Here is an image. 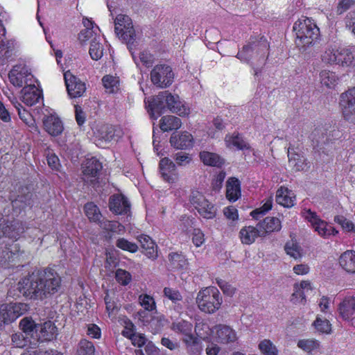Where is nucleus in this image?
<instances>
[{
    "label": "nucleus",
    "instance_id": "473e14b6",
    "mask_svg": "<svg viewBox=\"0 0 355 355\" xmlns=\"http://www.w3.org/2000/svg\"><path fill=\"white\" fill-rule=\"evenodd\" d=\"M320 79L322 85L327 88H334L339 82L338 75L331 70H322L320 73Z\"/></svg>",
    "mask_w": 355,
    "mask_h": 355
},
{
    "label": "nucleus",
    "instance_id": "a211bd4d",
    "mask_svg": "<svg viewBox=\"0 0 355 355\" xmlns=\"http://www.w3.org/2000/svg\"><path fill=\"white\" fill-rule=\"evenodd\" d=\"M170 143L177 149H187L193 146V137L187 132L180 134L173 133L170 138Z\"/></svg>",
    "mask_w": 355,
    "mask_h": 355
},
{
    "label": "nucleus",
    "instance_id": "c9c22d12",
    "mask_svg": "<svg viewBox=\"0 0 355 355\" xmlns=\"http://www.w3.org/2000/svg\"><path fill=\"white\" fill-rule=\"evenodd\" d=\"M15 44L12 41L6 42L1 41L0 43V62L3 64L8 60L14 54Z\"/></svg>",
    "mask_w": 355,
    "mask_h": 355
},
{
    "label": "nucleus",
    "instance_id": "de8ad7c7",
    "mask_svg": "<svg viewBox=\"0 0 355 355\" xmlns=\"http://www.w3.org/2000/svg\"><path fill=\"white\" fill-rule=\"evenodd\" d=\"M172 329L175 332L182 334L183 336H185L190 332H192L193 324L188 321L181 320L178 322H173Z\"/></svg>",
    "mask_w": 355,
    "mask_h": 355
},
{
    "label": "nucleus",
    "instance_id": "4468645a",
    "mask_svg": "<svg viewBox=\"0 0 355 355\" xmlns=\"http://www.w3.org/2000/svg\"><path fill=\"white\" fill-rule=\"evenodd\" d=\"M110 209L116 214H126L130 210V204L121 194L113 195L110 198Z\"/></svg>",
    "mask_w": 355,
    "mask_h": 355
},
{
    "label": "nucleus",
    "instance_id": "0eeeda50",
    "mask_svg": "<svg viewBox=\"0 0 355 355\" xmlns=\"http://www.w3.org/2000/svg\"><path fill=\"white\" fill-rule=\"evenodd\" d=\"M153 83L159 87H167L171 85L174 73L170 66L166 64L156 65L150 72Z\"/></svg>",
    "mask_w": 355,
    "mask_h": 355
},
{
    "label": "nucleus",
    "instance_id": "9b49d317",
    "mask_svg": "<svg viewBox=\"0 0 355 355\" xmlns=\"http://www.w3.org/2000/svg\"><path fill=\"white\" fill-rule=\"evenodd\" d=\"M64 82L69 96L71 98H78L85 92V83L73 75L69 71L64 73Z\"/></svg>",
    "mask_w": 355,
    "mask_h": 355
},
{
    "label": "nucleus",
    "instance_id": "6e6d98bb",
    "mask_svg": "<svg viewBox=\"0 0 355 355\" xmlns=\"http://www.w3.org/2000/svg\"><path fill=\"white\" fill-rule=\"evenodd\" d=\"M93 25L94 24H87L86 28L80 31L78 35V39L80 42H85L96 35Z\"/></svg>",
    "mask_w": 355,
    "mask_h": 355
},
{
    "label": "nucleus",
    "instance_id": "7ed1b4c3",
    "mask_svg": "<svg viewBox=\"0 0 355 355\" xmlns=\"http://www.w3.org/2000/svg\"><path fill=\"white\" fill-rule=\"evenodd\" d=\"M321 60L327 64L354 67L355 46H338V44H331L322 53Z\"/></svg>",
    "mask_w": 355,
    "mask_h": 355
},
{
    "label": "nucleus",
    "instance_id": "8fccbe9b",
    "mask_svg": "<svg viewBox=\"0 0 355 355\" xmlns=\"http://www.w3.org/2000/svg\"><path fill=\"white\" fill-rule=\"evenodd\" d=\"M15 108L18 112L19 118L27 125L33 124V119L31 114L23 108L22 105L17 101L12 102Z\"/></svg>",
    "mask_w": 355,
    "mask_h": 355
},
{
    "label": "nucleus",
    "instance_id": "603ef678",
    "mask_svg": "<svg viewBox=\"0 0 355 355\" xmlns=\"http://www.w3.org/2000/svg\"><path fill=\"white\" fill-rule=\"evenodd\" d=\"M116 245L123 250L132 253L138 250V246L136 243L130 242L124 238L119 239L116 242Z\"/></svg>",
    "mask_w": 355,
    "mask_h": 355
},
{
    "label": "nucleus",
    "instance_id": "f704fd0d",
    "mask_svg": "<svg viewBox=\"0 0 355 355\" xmlns=\"http://www.w3.org/2000/svg\"><path fill=\"white\" fill-rule=\"evenodd\" d=\"M284 250L287 255L291 256L293 259H302L304 256V252L302 246L299 245L298 243L295 241H288L284 245Z\"/></svg>",
    "mask_w": 355,
    "mask_h": 355
},
{
    "label": "nucleus",
    "instance_id": "aec40b11",
    "mask_svg": "<svg viewBox=\"0 0 355 355\" xmlns=\"http://www.w3.org/2000/svg\"><path fill=\"white\" fill-rule=\"evenodd\" d=\"M132 24H115L114 31L116 35L128 44L135 40V31Z\"/></svg>",
    "mask_w": 355,
    "mask_h": 355
},
{
    "label": "nucleus",
    "instance_id": "6ab92c4d",
    "mask_svg": "<svg viewBox=\"0 0 355 355\" xmlns=\"http://www.w3.org/2000/svg\"><path fill=\"white\" fill-rule=\"evenodd\" d=\"M276 202L285 207H293L296 203V194L293 190L281 187L276 192Z\"/></svg>",
    "mask_w": 355,
    "mask_h": 355
},
{
    "label": "nucleus",
    "instance_id": "5fc2aeb1",
    "mask_svg": "<svg viewBox=\"0 0 355 355\" xmlns=\"http://www.w3.org/2000/svg\"><path fill=\"white\" fill-rule=\"evenodd\" d=\"M258 227L259 228L252 227V226H248V228H245V243H254L258 236H261L260 233L259 224Z\"/></svg>",
    "mask_w": 355,
    "mask_h": 355
},
{
    "label": "nucleus",
    "instance_id": "b1692460",
    "mask_svg": "<svg viewBox=\"0 0 355 355\" xmlns=\"http://www.w3.org/2000/svg\"><path fill=\"white\" fill-rule=\"evenodd\" d=\"M43 123L46 131L52 136H58L63 131V124L57 116L53 115L49 116L44 119Z\"/></svg>",
    "mask_w": 355,
    "mask_h": 355
},
{
    "label": "nucleus",
    "instance_id": "680f3d73",
    "mask_svg": "<svg viewBox=\"0 0 355 355\" xmlns=\"http://www.w3.org/2000/svg\"><path fill=\"white\" fill-rule=\"evenodd\" d=\"M164 296L168 297L174 303H176L177 302L181 301L182 300V297L180 292L171 288H164Z\"/></svg>",
    "mask_w": 355,
    "mask_h": 355
},
{
    "label": "nucleus",
    "instance_id": "13d9d810",
    "mask_svg": "<svg viewBox=\"0 0 355 355\" xmlns=\"http://www.w3.org/2000/svg\"><path fill=\"white\" fill-rule=\"evenodd\" d=\"M116 279L122 285H127L131 280V275L122 269L116 271Z\"/></svg>",
    "mask_w": 355,
    "mask_h": 355
},
{
    "label": "nucleus",
    "instance_id": "c03bdc74",
    "mask_svg": "<svg viewBox=\"0 0 355 355\" xmlns=\"http://www.w3.org/2000/svg\"><path fill=\"white\" fill-rule=\"evenodd\" d=\"M182 340L186 344L187 347L193 353H197L200 351V340L192 334V332L184 336Z\"/></svg>",
    "mask_w": 355,
    "mask_h": 355
},
{
    "label": "nucleus",
    "instance_id": "5701e85b",
    "mask_svg": "<svg viewBox=\"0 0 355 355\" xmlns=\"http://www.w3.org/2000/svg\"><path fill=\"white\" fill-rule=\"evenodd\" d=\"M160 173L163 179L168 182H173L175 180V164L168 157L162 158L159 164Z\"/></svg>",
    "mask_w": 355,
    "mask_h": 355
},
{
    "label": "nucleus",
    "instance_id": "c85d7f7f",
    "mask_svg": "<svg viewBox=\"0 0 355 355\" xmlns=\"http://www.w3.org/2000/svg\"><path fill=\"white\" fill-rule=\"evenodd\" d=\"M199 156L202 163L207 166L220 168L225 164V159L214 153L202 151Z\"/></svg>",
    "mask_w": 355,
    "mask_h": 355
},
{
    "label": "nucleus",
    "instance_id": "49530a36",
    "mask_svg": "<svg viewBox=\"0 0 355 355\" xmlns=\"http://www.w3.org/2000/svg\"><path fill=\"white\" fill-rule=\"evenodd\" d=\"M272 207V198H268V199L265 200L261 207L257 208L253 210L250 215L252 218H259L261 216H263V214H266V212H268L269 210H271Z\"/></svg>",
    "mask_w": 355,
    "mask_h": 355
},
{
    "label": "nucleus",
    "instance_id": "72a5a7b5",
    "mask_svg": "<svg viewBox=\"0 0 355 355\" xmlns=\"http://www.w3.org/2000/svg\"><path fill=\"white\" fill-rule=\"evenodd\" d=\"M313 326L318 333L330 334L332 331V325L328 318L322 315H318L313 321Z\"/></svg>",
    "mask_w": 355,
    "mask_h": 355
},
{
    "label": "nucleus",
    "instance_id": "4be33fe9",
    "mask_svg": "<svg viewBox=\"0 0 355 355\" xmlns=\"http://www.w3.org/2000/svg\"><path fill=\"white\" fill-rule=\"evenodd\" d=\"M288 157L289 165L294 171H306L309 167L307 159L302 154L288 149Z\"/></svg>",
    "mask_w": 355,
    "mask_h": 355
},
{
    "label": "nucleus",
    "instance_id": "2eb2a0df",
    "mask_svg": "<svg viewBox=\"0 0 355 355\" xmlns=\"http://www.w3.org/2000/svg\"><path fill=\"white\" fill-rule=\"evenodd\" d=\"M103 166L101 163L94 157L87 159L83 166V173L85 180L94 184L98 178Z\"/></svg>",
    "mask_w": 355,
    "mask_h": 355
},
{
    "label": "nucleus",
    "instance_id": "f257e3e1",
    "mask_svg": "<svg viewBox=\"0 0 355 355\" xmlns=\"http://www.w3.org/2000/svg\"><path fill=\"white\" fill-rule=\"evenodd\" d=\"M61 287V277L51 268L32 272L18 283L17 289L30 299L43 300L58 293Z\"/></svg>",
    "mask_w": 355,
    "mask_h": 355
},
{
    "label": "nucleus",
    "instance_id": "4c0bfd02",
    "mask_svg": "<svg viewBox=\"0 0 355 355\" xmlns=\"http://www.w3.org/2000/svg\"><path fill=\"white\" fill-rule=\"evenodd\" d=\"M168 260L170 266L173 269H184L188 264L185 257L176 252L170 253L168 254Z\"/></svg>",
    "mask_w": 355,
    "mask_h": 355
},
{
    "label": "nucleus",
    "instance_id": "69168bd1",
    "mask_svg": "<svg viewBox=\"0 0 355 355\" xmlns=\"http://www.w3.org/2000/svg\"><path fill=\"white\" fill-rule=\"evenodd\" d=\"M139 60L145 66L150 67L153 64L154 61L153 55L148 51H144L139 53Z\"/></svg>",
    "mask_w": 355,
    "mask_h": 355
},
{
    "label": "nucleus",
    "instance_id": "f8f14e48",
    "mask_svg": "<svg viewBox=\"0 0 355 355\" xmlns=\"http://www.w3.org/2000/svg\"><path fill=\"white\" fill-rule=\"evenodd\" d=\"M33 205V193L27 187H21L17 196L12 200V206L16 214H20L26 207H31Z\"/></svg>",
    "mask_w": 355,
    "mask_h": 355
},
{
    "label": "nucleus",
    "instance_id": "774afa93",
    "mask_svg": "<svg viewBox=\"0 0 355 355\" xmlns=\"http://www.w3.org/2000/svg\"><path fill=\"white\" fill-rule=\"evenodd\" d=\"M225 216L232 221H235L239 218L237 209L234 207H227L223 209Z\"/></svg>",
    "mask_w": 355,
    "mask_h": 355
},
{
    "label": "nucleus",
    "instance_id": "58836bf2",
    "mask_svg": "<svg viewBox=\"0 0 355 355\" xmlns=\"http://www.w3.org/2000/svg\"><path fill=\"white\" fill-rule=\"evenodd\" d=\"M102 82L106 92L116 93L119 89V80L118 77L106 75L103 77Z\"/></svg>",
    "mask_w": 355,
    "mask_h": 355
},
{
    "label": "nucleus",
    "instance_id": "423d86ee",
    "mask_svg": "<svg viewBox=\"0 0 355 355\" xmlns=\"http://www.w3.org/2000/svg\"><path fill=\"white\" fill-rule=\"evenodd\" d=\"M302 214L303 217L309 222L313 230L322 237L328 238L332 234H338V230L329 225L327 221L322 220L316 212L312 211L311 209H303Z\"/></svg>",
    "mask_w": 355,
    "mask_h": 355
},
{
    "label": "nucleus",
    "instance_id": "1a4fd4ad",
    "mask_svg": "<svg viewBox=\"0 0 355 355\" xmlns=\"http://www.w3.org/2000/svg\"><path fill=\"white\" fill-rule=\"evenodd\" d=\"M340 109L347 121L355 119V87L342 93L339 99Z\"/></svg>",
    "mask_w": 355,
    "mask_h": 355
},
{
    "label": "nucleus",
    "instance_id": "a878e982",
    "mask_svg": "<svg viewBox=\"0 0 355 355\" xmlns=\"http://www.w3.org/2000/svg\"><path fill=\"white\" fill-rule=\"evenodd\" d=\"M216 338L218 342L222 343H229L236 340V333L230 327L223 324H219L216 327Z\"/></svg>",
    "mask_w": 355,
    "mask_h": 355
},
{
    "label": "nucleus",
    "instance_id": "338daca9",
    "mask_svg": "<svg viewBox=\"0 0 355 355\" xmlns=\"http://www.w3.org/2000/svg\"><path fill=\"white\" fill-rule=\"evenodd\" d=\"M192 241L196 247H200L204 243V234L200 230H193Z\"/></svg>",
    "mask_w": 355,
    "mask_h": 355
},
{
    "label": "nucleus",
    "instance_id": "f03ea898",
    "mask_svg": "<svg viewBox=\"0 0 355 355\" xmlns=\"http://www.w3.org/2000/svg\"><path fill=\"white\" fill-rule=\"evenodd\" d=\"M148 107L150 115L155 119L164 112L166 108L180 116L188 114L187 108L180 101L179 96L172 95L168 91L159 92L153 97L152 101H149Z\"/></svg>",
    "mask_w": 355,
    "mask_h": 355
},
{
    "label": "nucleus",
    "instance_id": "2f4dec72",
    "mask_svg": "<svg viewBox=\"0 0 355 355\" xmlns=\"http://www.w3.org/2000/svg\"><path fill=\"white\" fill-rule=\"evenodd\" d=\"M297 345L304 352L306 353L318 352L320 349V343L317 339H300Z\"/></svg>",
    "mask_w": 355,
    "mask_h": 355
},
{
    "label": "nucleus",
    "instance_id": "e433bc0d",
    "mask_svg": "<svg viewBox=\"0 0 355 355\" xmlns=\"http://www.w3.org/2000/svg\"><path fill=\"white\" fill-rule=\"evenodd\" d=\"M259 349L264 355H279V351L276 345L270 339L261 340L259 345Z\"/></svg>",
    "mask_w": 355,
    "mask_h": 355
},
{
    "label": "nucleus",
    "instance_id": "c756f323",
    "mask_svg": "<svg viewBox=\"0 0 355 355\" xmlns=\"http://www.w3.org/2000/svg\"><path fill=\"white\" fill-rule=\"evenodd\" d=\"M241 196L240 182L235 178H230L226 184V197L230 201H236Z\"/></svg>",
    "mask_w": 355,
    "mask_h": 355
},
{
    "label": "nucleus",
    "instance_id": "ddd939ff",
    "mask_svg": "<svg viewBox=\"0 0 355 355\" xmlns=\"http://www.w3.org/2000/svg\"><path fill=\"white\" fill-rule=\"evenodd\" d=\"M338 315L343 320L353 322L355 319V296H346L338 307Z\"/></svg>",
    "mask_w": 355,
    "mask_h": 355
},
{
    "label": "nucleus",
    "instance_id": "39448f33",
    "mask_svg": "<svg viewBox=\"0 0 355 355\" xmlns=\"http://www.w3.org/2000/svg\"><path fill=\"white\" fill-rule=\"evenodd\" d=\"M293 30L295 31L296 44L303 51L311 45L320 35V28L315 23H298L293 26Z\"/></svg>",
    "mask_w": 355,
    "mask_h": 355
},
{
    "label": "nucleus",
    "instance_id": "3c124183",
    "mask_svg": "<svg viewBox=\"0 0 355 355\" xmlns=\"http://www.w3.org/2000/svg\"><path fill=\"white\" fill-rule=\"evenodd\" d=\"M334 221L340 225L343 230L355 233V225L353 224L352 221L348 220L345 216H335Z\"/></svg>",
    "mask_w": 355,
    "mask_h": 355
},
{
    "label": "nucleus",
    "instance_id": "20e7f679",
    "mask_svg": "<svg viewBox=\"0 0 355 355\" xmlns=\"http://www.w3.org/2000/svg\"><path fill=\"white\" fill-rule=\"evenodd\" d=\"M222 302V296L216 287H207L200 291L196 297L198 308L207 313L216 312L220 309Z\"/></svg>",
    "mask_w": 355,
    "mask_h": 355
},
{
    "label": "nucleus",
    "instance_id": "864d4df0",
    "mask_svg": "<svg viewBox=\"0 0 355 355\" xmlns=\"http://www.w3.org/2000/svg\"><path fill=\"white\" fill-rule=\"evenodd\" d=\"M291 300H292L294 304H304V302H305V297L301 282L300 284L294 285V292L291 295Z\"/></svg>",
    "mask_w": 355,
    "mask_h": 355
},
{
    "label": "nucleus",
    "instance_id": "cd10ccee",
    "mask_svg": "<svg viewBox=\"0 0 355 355\" xmlns=\"http://www.w3.org/2000/svg\"><path fill=\"white\" fill-rule=\"evenodd\" d=\"M38 331H40V339H41L42 341L51 340L55 338L58 334V329L56 326L50 320L39 324Z\"/></svg>",
    "mask_w": 355,
    "mask_h": 355
},
{
    "label": "nucleus",
    "instance_id": "bf43d9fd",
    "mask_svg": "<svg viewBox=\"0 0 355 355\" xmlns=\"http://www.w3.org/2000/svg\"><path fill=\"white\" fill-rule=\"evenodd\" d=\"M173 159L179 166H185L190 163L191 157L184 152H179L173 155Z\"/></svg>",
    "mask_w": 355,
    "mask_h": 355
},
{
    "label": "nucleus",
    "instance_id": "ea45409f",
    "mask_svg": "<svg viewBox=\"0 0 355 355\" xmlns=\"http://www.w3.org/2000/svg\"><path fill=\"white\" fill-rule=\"evenodd\" d=\"M20 327L26 336H33L34 333L37 332L39 324H36L31 318H25L20 322Z\"/></svg>",
    "mask_w": 355,
    "mask_h": 355
},
{
    "label": "nucleus",
    "instance_id": "6e6552de",
    "mask_svg": "<svg viewBox=\"0 0 355 355\" xmlns=\"http://www.w3.org/2000/svg\"><path fill=\"white\" fill-rule=\"evenodd\" d=\"M26 305L21 303H10L0 306V327L3 324L15 321L21 315L26 309Z\"/></svg>",
    "mask_w": 355,
    "mask_h": 355
},
{
    "label": "nucleus",
    "instance_id": "09e8293b",
    "mask_svg": "<svg viewBox=\"0 0 355 355\" xmlns=\"http://www.w3.org/2000/svg\"><path fill=\"white\" fill-rule=\"evenodd\" d=\"M100 227L107 232H117L121 231L122 225L116 221H110L107 219L100 220L98 223Z\"/></svg>",
    "mask_w": 355,
    "mask_h": 355
},
{
    "label": "nucleus",
    "instance_id": "a18cd8bd",
    "mask_svg": "<svg viewBox=\"0 0 355 355\" xmlns=\"http://www.w3.org/2000/svg\"><path fill=\"white\" fill-rule=\"evenodd\" d=\"M196 209L202 217L207 219L213 218L216 215L214 206L207 200H205V204H202L201 206Z\"/></svg>",
    "mask_w": 355,
    "mask_h": 355
},
{
    "label": "nucleus",
    "instance_id": "f3484780",
    "mask_svg": "<svg viewBox=\"0 0 355 355\" xmlns=\"http://www.w3.org/2000/svg\"><path fill=\"white\" fill-rule=\"evenodd\" d=\"M21 93V101L28 106L36 104L42 97L41 91L34 85L24 87Z\"/></svg>",
    "mask_w": 355,
    "mask_h": 355
},
{
    "label": "nucleus",
    "instance_id": "a19ab883",
    "mask_svg": "<svg viewBox=\"0 0 355 355\" xmlns=\"http://www.w3.org/2000/svg\"><path fill=\"white\" fill-rule=\"evenodd\" d=\"M85 212L90 221L98 223L102 216L98 207L93 202L85 205Z\"/></svg>",
    "mask_w": 355,
    "mask_h": 355
},
{
    "label": "nucleus",
    "instance_id": "e2e57ef3",
    "mask_svg": "<svg viewBox=\"0 0 355 355\" xmlns=\"http://www.w3.org/2000/svg\"><path fill=\"white\" fill-rule=\"evenodd\" d=\"M12 343L16 347H24L26 345L27 340L22 333H16L12 336Z\"/></svg>",
    "mask_w": 355,
    "mask_h": 355
},
{
    "label": "nucleus",
    "instance_id": "37998d69",
    "mask_svg": "<svg viewBox=\"0 0 355 355\" xmlns=\"http://www.w3.org/2000/svg\"><path fill=\"white\" fill-rule=\"evenodd\" d=\"M77 355H94L95 347L92 342L86 339L80 340L77 347Z\"/></svg>",
    "mask_w": 355,
    "mask_h": 355
},
{
    "label": "nucleus",
    "instance_id": "9d476101",
    "mask_svg": "<svg viewBox=\"0 0 355 355\" xmlns=\"http://www.w3.org/2000/svg\"><path fill=\"white\" fill-rule=\"evenodd\" d=\"M121 136V130L108 124L100 125L95 132V142L98 146H103L116 138Z\"/></svg>",
    "mask_w": 355,
    "mask_h": 355
},
{
    "label": "nucleus",
    "instance_id": "4d7b16f0",
    "mask_svg": "<svg viewBox=\"0 0 355 355\" xmlns=\"http://www.w3.org/2000/svg\"><path fill=\"white\" fill-rule=\"evenodd\" d=\"M139 300L141 305L147 311H152L155 308L154 299L150 295H140Z\"/></svg>",
    "mask_w": 355,
    "mask_h": 355
},
{
    "label": "nucleus",
    "instance_id": "dca6fc26",
    "mask_svg": "<svg viewBox=\"0 0 355 355\" xmlns=\"http://www.w3.org/2000/svg\"><path fill=\"white\" fill-rule=\"evenodd\" d=\"M29 75H31V73L28 72V69L24 65L17 64L9 71L8 78L10 82L14 86L21 87L24 83H26L25 78Z\"/></svg>",
    "mask_w": 355,
    "mask_h": 355
},
{
    "label": "nucleus",
    "instance_id": "393cba45",
    "mask_svg": "<svg viewBox=\"0 0 355 355\" xmlns=\"http://www.w3.org/2000/svg\"><path fill=\"white\" fill-rule=\"evenodd\" d=\"M340 266L349 273H355V251L347 250L339 257Z\"/></svg>",
    "mask_w": 355,
    "mask_h": 355
},
{
    "label": "nucleus",
    "instance_id": "0e129e2a",
    "mask_svg": "<svg viewBox=\"0 0 355 355\" xmlns=\"http://www.w3.org/2000/svg\"><path fill=\"white\" fill-rule=\"evenodd\" d=\"M353 4H355V0H339L336 11L338 15H341L349 9Z\"/></svg>",
    "mask_w": 355,
    "mask_h": 355
},
{
    "label": "nucleus",
    "instance_id": "bb28decb",
    "mask_svg": "<svg viewBox=\"0 0 355 355\" xmlns=\"http://www.w3.org/2000/svg\"><path fill=\"white\" fill-rule=\"evenodd\" d=\"M259 227L261 236H265V234H269V232L280 230L282 223L279 218L266 217L259 223Z\"/></svg>",
    "mask_w": 355,
    "mask_h": 355
},
{
    "label": "nucleus",
    "instance_id": "052dcab7",
    "mask_svg": "<svg viewBox=\"0 0 355 355\" xmlns=\"http://www.w3.org/2000/svg\"><path fill=\"white\" fill-rule=\"evenodd\" d=\"M205 198L198 191H193L190 196V202L196 209L201 206L202 204L205 203Z\"/></svg>",
    "mask_w": 355,
    "mask_h": 355
},
{
    "label": "nucleus",
    "instance_id": "412c9836",
    "mask_svg": "<svg viewBox=\"0 0 355 355\" xmlns=\"http://www.w3.org/2000/svg\"><path fill=\"white\" fill-rule=\"evenodd\" d=\"M137 239L144 250V254L150 259H155L157 257V246L153 239L146 234L139 235Z\"/></svg>",
    "mask_w": 355,
    "mask_h": 355
},
{
    "label": "nucleus",
    "instance_id": "79ce46f5",
    "mask_svg": "<svg viewBox=\"0 0 355 355\" xmlns=\"http://www.w3.org/2000/svg\"><path fill=\"white\" fill-rule=\"evenodd\" d=\"M91 58L94 60H100L103 55V44L97 40L95 37L91 44L89 51Z\"/></svg>",
    "mask_w": 355,
    "mask_h": 355
},
{
    "label": "nucleus",
    "instance_id": "7c9ffc66",
    "mask_svg": "<svg viewBox=\"0 0 355 355\" xmlns=\"http://www.w3.org/2000/svg\"><path fill=\"white\" fill-rule=\"evenodd\" d=\"M159 125L162 131L168 132L179 129L182 125V121L177 116L167 115L161 119Z\"/></svg>",
    "mask_w": 355,
    "mask_h": 355
}]
</instances>
